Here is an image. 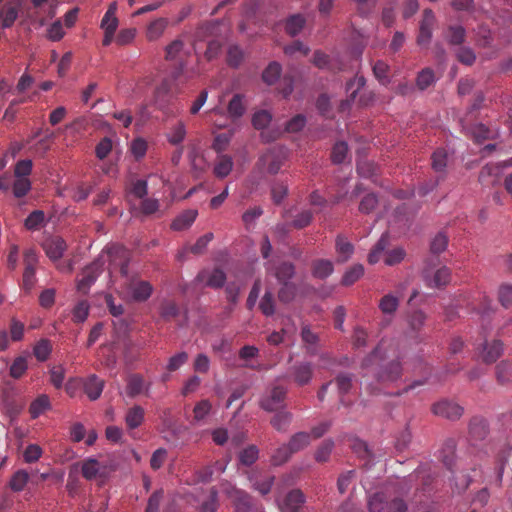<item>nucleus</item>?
Segmentation results:
<instances>
[{"mask_svg":"<svg viewBox=\"0 0 512 512\" xmlns=\"http://www.w3.org/2000/svg\"><path fill=\"white\" fill-rule=\"evenodd\" d=\"M387 355L386 342L381 341L374 350L362 362V368L371 371L380 382H394L402 375V365L400 356L396 359L386 361Z\"/></svg>","mask_w":512,"mask_h":512,"instance_id":"nucleus-1","label":"nucleus"},{"mask_svg":"<svg viewBox=\"0 0 512 512\" xmlns=\"http://www.w3.org/2000/svg\"><path fill=\"white\" fill-rule=\"evenodd\" d=\"M165 60L174 63L172 78L179 80L185 73L187 59L191 56V50L185 46L181 38L171 41L165 47Z\"/></svg>","mask_w":512,"mask_h":512,"instance_id":"nucleus-2","label":"nucleus"},{"mask_svg":"<svg viewBox=\"0 0 512 512\" xmlns=\"http://www.w3.org/2000/svg\"><path fill=\"white\" fill-rule=\"evenodd\" d=\"M288 158V150L284 146L268 149L258 160L260 169L266 168L270 174H277Z\"/></svg>","mask_w":512,"mask_h":512,"instance_id":"nucleus-3","label":"nucleus"},{"mask_svg":"<svg viewBox=\"0 0 512 512\" xmlns=\"http://www.w3.org/2000/svg\"><path fill=\"white\" fill-rule=\"evenodd\" d=\"M222 493L232 502L236 512H252V501L250 495L231 484L230 482L221 483Z\"/></svg>","mask_w":512,"mask_h":512,"instance_id":"nucleus-4","label":"nucleus"},{"mask_svg":"<svg viewBox=\"0 0 512 512\" xmlns=\"http://www.w3.org/2000/svg\"><path fill=\"white\" fill-rule=\"evenodd\" d=\"M314 368L312 363L308 361L296 362L290 366L284 379H291L298 386H304L311 382L313 378Z\"/></svg>","mask_w":512,"mask_h":512,"instance_id":"nucleus-5","label":"nucleus"},{"mask_svg":"<svg viewBox=\"0 0 512 512\" xmlns=\"http://www.w3.org/2000/svg\"><path fill=\"white\" fill-rule=\"evenodd\" d=\"M425 285L429 288H441L451 280V270L447 266H441L436 270L426 267L422 272Z\"/></svg>","mask_w":512,"mask_h":512,"instance_id":"nucleus-6","label":"nucleus"},{"mask_svg":"<svg viewBox=\"0 0 512 512\" xmlns=\"http://www.w3.org/2000/svg\"><path fill=\"white\" fill-rule=\"evenodd\" d=\"M286 393L287 389L284 386H273L262 396L260 400V407L268 412L275 411L282 405Z\"/></svg>","mask_w":512,"mask_h":512,"instance_id":"nucleus-7","label":"nucleus"},{"mask_svg":"<svg viewBox=\"0 0 512 512\" xmlns=\"http://www.w3.org/2000/svg\"><path fill=\"white\" fill-rule=\"evenodd\" d=\"M102 266L103 263L100 260H96L83 269L81 277L77 282L78 291L82 293L88 292L91 285L96 281L102 272Z\"/></svg>","mask_w":512,"mask_h":512,"instance_id":"nucleus-8","label":"nucleus"},{"mask_svg":"<svg viewBox=\"0 0 512 512\" xmlns=\"http://www.w3.org/2000/svg\"><path fill=\"white\" fill-rule=\"evenodd\" d=\"M432 411L439 417L457 420L462 416L464 409L456 402L443 399L433 405Z\"/></svg>","mask_w":512,"mask_h":512,"instance_id":"nucleus-9","label":"nucleus"},{"mask_svg":"<svg viewBox=\"0 0 512 512\" xmlns=\"http://www.w3.org/2000/svg\"><path fill=\"white\" fill-rule=\"evenodd\" d=\"M435 25V15L431 9L423 11V18L420 22L419 34L417 36V44L426 47L432 39V31Z\"/></svg>","mask_w":512,"mask_h":512,"instance_id":"nucleus-10","label":"nucleus"},{"mask_svg":"<svg viewBox=\"0 0 512 512\" xmlns=\"http://www.w3.org/2000/svg\"><path fill=\"white\" fill-rule=\"evenodd\" d=\"M306 502V496L300 489H293L283 499L280 504L281 512H301V508Z\"/></svg>","mask_w":512,"mask_h":512,"instance_id":"nucleus-11","label":"nucleus"},{"mask_svg":"<svg viewBox=\"0 0 512 512\" xmlns=\"http://www.w3.org/2000/svg\"><path fill=\"white\" fill-rule=\"evenodd\" d=\"M104 252L107 254L110 262L119 265L122 274H127L129 253L121 245L113 244L107 246Z\"/></svg>","mask_w":512,"mask_h":512,"instance_id":"nucleus-12","label":"nucleus"},{"mask_svg":"<svg viewBox=\"0 0 512 512\" xmlns=\"http://www.w3.org/2000/svg\"><path fill=\"white\" fill-rule=\"evenodd\" d=\"M43 249L49 259L53 262L62 258L65 250L67 249L66 242L59 236L47 238L43 242Z\"/></svg>","mask_w":512,"mask_h":512,"instance_id":"nucleus-13","label":"nucleus"},{"mask_svg":"<svg viewBox=\"0 0 512 512\" xmlns=\"http://www.w3.org/2000/svg\"><path fill=\"white\" fill-rule=\"evenodd\" d=\"M197 280L208 287L220 288L226 281V275L224 271L219 268H214L212 270L206 269L198 274Z\"/></svg>","mask_w":512,"mask_h":512,"instance_id":"nucleus-14","label":"nucleus"},{"mask_svg":"<svg viewBox=\"0 0 512 512\" xmlns=\"http://www.w3.org/2000/svg\"><path fill=\"white\" fill-rule=\"evenodd\" d=\"M366 80L364 76H355L347 85L346 90L349 94L348 98L341 102L340 111L345 112L349 110L351 104L355 102L358 92L365 86Z\"/></svg>","mask_w":512,"mask_h":512,"instance_id":"nucleus-15","label":"nucleus"},{"mask_svg":"<svg viewBox=\"0 0 512 512\" xmlns=\"http://www.w3.org/2000/svg\"><path fill=\"white\" fill-rule=\"evenodd\" d=\"M234 167L233 158L227 154H218L213 167V174L219 179L226 178Z\"/></svg>","mask_w":512,"mask_h":512,"instance_id":"nucleus-16","label":"nucleus"},{"mask_svg":"<svg viewBox=\"0 0 512 512\" xmlns=\"http://www.w3.org/2000/svg\"><path fill=\"white\" fill-rule=\"evenodd\" d=\"M168 24V19L163 17L156 18L151 21L146 29L147 40L152 42L160 39L168 27Z\"/></svg>","mask_w":512,"mask_h":512,"instance_id":"nucleus-17","label":"nucleus"},{"mask_svg":"<svg viewBox=\"0 0 512 512\" xmlns=\"http://www.w3.org/2000/svg\"><path fill=\"white\" fill-rule=\"evenodd\" d=\"M335 250L338 256V262L344 263L352 257L354 246L345 236L338 235L335 239Z\"/></svg>","mask_w":512,"mask_h":512,"instance_id":"nucleus-18","label":"nucleus"},{"mask_svg":"<svg viewBox=\"0 0 512 512\" xmlns=\"http://www.w3.org/2000/svg\"><path fill=\"white\" fill-rule=\"evenodd\" d=\"M172 96L170 80L165 79L155 90V103L158 108L166 109Z\"/></svg>","mask_w":512,"mask_h":512,"instance_id":"nucleus-19","label":"nucleus"},{"mask_svg":"<svg viewBox=\"0 0 512 512\" xmlns=\"http://www.w3.org/2000/svg\"><path fill=\"white\" fill-rule=\"evenodd\" d=\"M104 389V381L96 375H90L84 382V391L90 400H97Z\"/></svg>","mask_w":512,"mask_h":512,"instance_id":"nucleus-20","label":"nucleus"},{"mask_svg":"<svg viewBox=\"0 0 512 512\" xmlns=\"http://www.w3.org/2000/svg\"><path fill=\"white\" fill-rule=\"evenodd\" d=\"M198 215L197 210L189 209L179 214L171 223V229L175 231H183L189 228Z\"/></svg>","mask_w":512,"mask_h":512,"instance_id":"nucleus-21","label":"nucleus"},{"mask_svg":"<svg viewBox=\"0 0 512 512\" xmlns=\"http://www.w3.org/2000/svg\"><path fill=\"white\" fill-rule=\"evenodd\" d=\"M29 478H30L29 472H27L24 469H19L12 474V476L8 482V487L12 492H15V493L22 492L25 489V487L29 481Z\"/></svg>","mask_w":512,"mask_h":512,"instance_id":"nucleus-22","label":"nucleus"},{"mask_svg":"<svg viewBox=\"0 0 512 512\" xmlns=\"http://www.w3.org/2000/svg\"><path fill=\"white\" fill-rule=\"evenodd\" d=\"M390 244V236L388 232H385L381 235L380 239L377 241L375 246L372 248L370 253L368 254V262L370 264H376L379 262L381 256L387 249Z\"/></svg>","mask_w":512,"mask_h":512,"instance_id":"nucleus-23","label":"nucleus"},{"mask_svg":"<svg viewBox=\"0 0 512 512\" xmlns=\"http://www.w3.org/2000/svg\"><path fill=\"white\" fill-rule=\"evenodd\" d=\"M144 409L139 405L129 408L125 415V423L128 429L138 428L144 421Z\"/></svg>","mask_w":512,"mask_h":512,"instance_id":"nucleus-24","label":"nucleus"},{"mask_svg":"<svg viewBox=\"0 0 512 512\" xmlns=\"http://www.w3.org/2000/svg\"><path fill=\"white\" fill-rule=\"evenodd\" d=\"M502 353L503 343L500 340H494L491 343H485L482 358L486 363H493L502 355Z\"/></svg>","mask_w":512,"mask_h":512,"instance_id":"nucleus-25","label":"nucleus"},{"mask_svg":"<svg viewBox=\"0 0 512 512\" xmlns=\"http://www.w3.org/2000/svg\"><path fill=\"white\" fill-rule=\"evenodd\" d=\"M186 126L182 121L173 125L166 134L168 142L173 146H181L186 137Z\"/></svg>","mask_w":512,"mask_h":512,"instance_id":"nucleus-26","label":"nucleus"},{"mask_svg":"<svg viewBox=\"0 0 512 512\" xmlns=\"http://www.w3.org/2000/svg\"><path fill=\"white\" fill-rule=\"evenodd\" d=\"M399 304V297L392 293H388L379 300L378 307L384 315L393 316L397 311Z\"/></svg>","mask_w":512,"mask_h":512,"instance_id":"nucleus-27","label":"nucleus"},{"mask_svg":"<svg viewBox=\"0 0 512 512\" xmlns=\"http://www.w3.org/2000/svg\"><path fill=\"white\" fill-rule=\"evenodd\" d=\"M228 115L232 119H239L246 111L244 103V96L241 94H235L230 100L227 107Z\"/></svg>","mask_w":512,"mask_h":512,"instance_id":"nucleus-28","label":"nucleus"},{"mask_svg":"<svg viewBox=\"0 0 512 512\" xmlns=\"http://www.w3.org/2000/svg\"><path fill=\"white\" fill-rule=\"evenodd\" d=\"M153 288L147 281H140L131 288V296L135 301L142 302L147 300L152 294Z\"/></svg>","mask_w":512,"mask_h":512,"instance_id":"nucleus-29","label":"nucleus"},{"mask_svg":"<svg viewBox=\"0 0 512 512\" xmlns=\"http://www.w3.org/2000/svg\"><path fill=\"white\" fill-rule=\"evenodd\" d=\"M213 239V233H206L201 236L194 245L184 248L182 252H179L178 259H183L187 252L193 254H202L207 248L209 242Z\"/></svg>","mask_w":512,"mask_h":512,"instance_id":"nucleus-30","label":"nucleus"},{"mask_svg":"<svg viewBox=\"0 0 512 512\" xmlns=\"http://www.w3.org/2000/svg\"><path fill=\"white\" fill-rule=\"evenodd\" d=\"M273 274L280 284L290 283L295 274V267L290 262H282L275 268Z\"/></svg>","mask_w":512,"mask_h":512,"instance_id":"nucleus-31","label":"nucleus"},{"mask_svg":"<svg viewBox=\"0 0 512 512\" xmlns=\"http://www.w3.org/2000/svg\"><path fill=\"white\" fill-rule=\"evenodd\" d=\"M387 497L383 492H376L369 496L367 506L369 512H383L387 510Z\"/></svg>","mask_w":512,"mask_h":512,"instance_id":"nucleus-32","label":"nucleus"},{"mask_svg":"<svg viewBox=\"0 0 512 512\" xmlns=\"http://www.w3.org/2000/svg\"><path fill=\"white\" fill-rule=\"evenodd\" d=\"M294 453L288 443L282 444L276 448L271 454V463L274 466H280L286 463Z\"/></svg>","mask_w":512,"mask_h":512,"instance_id":"nucleus-33","label":"nucleus"},{"mask_svg":"<svg viewBox=\"0 0 512 512\" xmlns=\"http://www.w3.org/2000/svg\"><path fill=\"white\" fill-rule=\"evenodd\" d=\"M311 442L310 433L297 432L289 440L288 445L290 446L293 453H297L306 448Z\"/></svg>","mask_w":512,"mask_h":512,"instance_id":"nucleus-34","label":"nucleus"},{"mask_svg":"<svg viewBox=\"0 0 512 512\" xmlns=\"http://www.w3.org/2000/svg\"><path fill=\"white\" fill-rule=\"evenodd\" d=\"M334 270L333 264L329 260H317L313 263L312 274L319 279H325L332 274Z\"/></svg>","mask_w":512,"mask_h":512,"instance_id":"nucleus-35","label":"nucleus"},{"mask_svg":"<svg viewBox=\"0 0 512 512\" xmlns=\"http://www.w3.org/2000/svg\"><path fill=\"white\" fill-rule=\"evenodd\" d=\"M50 408L49 397L45 394L37 397L30 405L29 412L33 419L38 418L44 411Z\"/></svg>","mask_w":512,"mask_h":512,"instance_id":"nucleus-36","label":"nucleus"},{"mask_svg":"<svg viewBox=\"0 0 512 512\" xmlns=\"http://www.w3.org/2000/svg\"><path fill=\"white\" fill-rule=\"evenodd\" d=\"M469 433L475 439H483L488 433V426L484 419L473 418L469 424Z\"/></svg>","mask_w":512,"mask_h":512,"instance_id":"nucleus-37","label":"nucleus"},{"mask_svg":"<svg viewBox=\"0 0 512 512\" xmlns=\"http://www.w3.org/2000/svg\"><path fill=\"white\" fill-rule=\"evenodd\" d=\"M292 414L288 411H281L271 419V425L279 432H286L292 421Z\"/></svg>","mask_w":512,"mask_h":512,"instance_id":"nucleus-38","label":"nucleus"},{"mask_svg":"<svg viewBox=\"0 0 512 512\" xmlns=\"http://www.w3.org/2000/svg\"><path fill=\"white\" fill-rule=\"evenodd\" d=\"M45 222V213L42 210L31 212L25 219L24 225L28 230H38Z\"/></svg>","mask_w":512,"mask_h":512,"instance_id":"nucleus-39","label":"nucleus"},{"mask_svg":"<svg viewBox=\"0 0 512 512\" xmlns=\"http://www.w3.org/2000/svg\"><path fill=\"white\" fill-rule=\"evenodd\" d=\"M436 81L434 71L430 68L421 70L416 78V85L420 90H425Z\"/></svg>","mask_w":512,"mask_h":512,"instance_id":"nucleus-40","label":"nucleus"},{"mask_svg":"<svg viewBox=\"0 0 512 512\" xmlns=\"http://www.w3.org/2000/svg\"><path fill=\"white\" fill-rule=\"evenodd\" d=\"M305 22V18L301 14L292 15L286 22L287 33L291 36H296L303 29Z\"/></svg>","mask_w":512,"mask_h":512,"instance_id":"nucleus-41","label":"nucleus"},{"mask_svg":"<svg viewBox=\"0 0 512 512\" xmlns=\"http://www.w3.org/2000/svg\"><path fill=\"white\" fill-rule=\"evenodd\" d=\"M427 319L426 314L422 310H415L408 315V326L413 332H418L422 329Z\"/></svg>","mask_w":512,"mask_h":512,"instance_id":"nucleus-42","label":"nucleus"},{"mask_svg":"<svg viewBox=\"0 0 512 512\" xmlns=\"http://www.w3.org/2000/svg\"><path fill=\"white\" fill-rule=\"evenodd\" d=\"M90 304L87 300L79 301L72 310L73 321L83 323L89 316Z\"/></svg>","mask_w":512,"mask_h":512,"instance_id":"nucleus-43","label":"nucleus"},{"mask_svg":"<svg viewBox=\"0 0 512 512\" xmlns=\"http://www.w3.org/2000/svg\"><path fill=\"white\" fill-rule=\"evenodd\" d=\"M364 274V267L361 264H356L348 269L342 278L344 286H350L359 280Z\"/></svg>","mask_w":512,"mask_h":512,"instance_id":"nucleus-44","label":"nucleus"},{"mask_svg":"<svg viewBox=\"0 0 512 512\" xmlns=\"http://www.w3.org/2000/svg\"><path fill=\"white\" fill-rule=\"evenodd\" d=\"M440 457L443 464L451 470L455 462V444L453 441H448L443 449L440 451Z\"/></svg>","mask_w":512,"mask_h":512,"instance_id":"nucleus-45","label":"nucleus"},{"mask_svg":"<svg viewBox=\"0 0 512 512\" xmlns=\"http://www.w3.org/2000/svg\"><path fill=\"white\" fill-rule=\"evenodd\" d=\"M148 144L142 137H137L132 140L129 150L136 160L142 159L147 152Z\"/></svg>","mask_w":512,"mask_h":512,"instance_id":"nucleus-46","label":"nucleus"},{"mask_svg":"<svg viewBox=\"0 0 512 512\" xmlns=\"http://www.w3.org/2000/svg\"><path fill=\"white\" fill-rule=\"evenodd\" d=\"M448 154L443 148H439L432 154V168L436 172H443L447 166Z\"/></svg>","mask_w":512,"mask_h":512,"instance_id":"nucleus-47","label":"nucleus"},{"mask_svg":"<svg viewBox=\"0 0 512 512\" xmlns=\"http://www.w3.org/2000/svg\"><path fill=\"white\" fill-rule=\"evenodd\" d=\"M12 190L16 198H22L31 190V181L26 177L16 178Z\"/></svg>","mask_w":512,"mask_h":512,"instance_id":"nucleus-48","label":"nucleus"},{"mask_svg":"<svg viewBox=\"0 0 512 512\" xmlns=\"http://www.w3.org/2000/svg\"><path fill=\"white\" fill-rule=\"evenodd\" d=\"M512 167V157L499 162L498 164H487L485 165L479 175V179L483 180L486 176L497 174L501 169Z\"/></svg>","mask_w":512,"mask_h":512,"instance_id":"nucleus-49","label":"nucleus"},{"mask_svg":"<svg viewBox=\"0 0 512 512\" xmlns=\"http://www.w3.org/2000/svg\"><path fill=\"white\" fill-rule=\"evenodd\" d=\"M259 450L255 445H250L239 454V461L242 465L250 466L258 459Z\"/></svg>","mask_w":512,"mask_h":512,"instance_id":"nucleus-50","label":"nucleus"},{"mask_svg":"<svg viewBox=\"0 0 512 512\" xmlns=\"http://www.w3.org/2000/svg\"><path fill=\"white\" fill-rule=\"evenodd\" d=\"M100 464L96 459L90 458L82 464V474L87 480L95 479L100 471Z\"/></svg>","mask_w":512,"mask_h":512,"instance_id":"nucleus-51","label":"nucleus"},{"mask_svg":"<svg viewBox=\"0 0 512 512\" xmlns=\"http://www.w3.org/2000/svg\"><path fill=\"white\" fill-rule=\"evenodd\" d=\"M281 74V66L277 62H272L262 74L263 81L269 85L275 83Z\"/></svg>","mask_w":512,"mask_h":512,"instance_id":"nucleus-52","label":"nucleus"},{"mask_svg":"<svg viewBox=\"0 0 512 512\" xmlns=\"http://www.w3.org/2000/svg\"><path fill=\"white\" fill-rule=\"evenodd\" d=\"M52 347L50 341L42 339L34 346L33 353L37 360L43 362L48 359L51 353Z\"/></svg>","mask_w":512,"mask_h":512,"instance_id":"nucleus-53","label":"nucleus"},{"mask_svg":"<svg viewBox=\"0 0 512 512\" xmlns=\"http://www.w3.org/2000/svg\"><path fill=\"white\" fill-rule=\"evenodd\" d=\"M353 374L340 373L335 378V383L340 395L348 393L352 387Z\"/></svg>","mask_w":512,"mask_h":512,"instance_id":"nucleus-54","label":"nucleus"},{"mask_svg":"<svg viewBox=\"0 0 512 512\" xmlns=\"http://www.w3.org/2000/svg\"><path fill=\"white\" fill-rule=\"evenodd\" d=\"M272 120V115L266 110H260L253 114L252 124L255 129L261 130L266 128Z\"/></svg>","mask_w":512,"mask_h":512,"instance_id":"nucleus-55","label":"nucleus"},{"mask_svg":"<svg viewBox=\"0 0 512 512\" xmlns=\"http://www.w3.org/2000/svg\"><path fill=\"white\" fill-rule=\"evenodd\" d=\"M448 246V236L443 232L437 233L430 243V250L433 254H440Z\"/></svg>","mask_w":512,"mask_h":512,"instance_id":"nucleus-56","label":"nucleus"},{"mask_svg":"<svg viewBox=\"0 0 512 512\" xmlns=\"http://www.w3.org/2000/svg\"><path fill=\"white\" fill-rule=\"evenodd\" d=\"M144 380L139 375H133L129 378L127 384V393L129 396L134 397L141 394L144 391Z\"/></svg>","mask_w":512,"mask_h":512,"instance_id":"nucleus-57","label":"nucleus"},{"mask_svg":"<svg viewBox=\"0 0 512 512\" xmlns=\"http://www.w3.org/2000/svg\"><path fill=\"white\" fill-rule=\"evenodd\" d=\"M18 16V11L15 6L5 7L0 14V21L3 28H9L15 22Z\"/></svg>","mask_w":512,"mask_h":512,"instance_id":"nucleus-58","label":"nucleus"},{"mask_svg":"<svg viewBox=\"0 0 512 512\" xmlns=\"http://www.w3.org/2000/svg\"><path fill=\"white\" fill-rule=\"evenodd\" d=\"M348 153V145L346 142H337L332 149L331 159L335 164H341L344 162Z\"/></svg>","mask_w":512,"mask_h":512,"instance_id":"nucleus-59","label":"nucleus"},{"mask_svg":"<svg viewBox=\"0 0 512 512\" xmlns=\"http://www.w3.org/2000/svg\"><path fill=\"white\" fill-rule=\"evenodd\" d=\"M27 368V357L19 356L13 361L10 367V375L13 378L18 379L26 372Z\"/></svg>","mask_w":512,"mask_h":512,"instance_id":"nucleus-60","label":"nucleus"},{"mask_svg":"<svg viewBox=\"0 0 512 512\" xmlns=\"http://www.w3.org/2000/svg\"><path fill=\"white\" fill-rule=\"evenodd\" d=\"M218 508V491L212 487L208 499L201 503L200 512H216Z\"/></svg>","mask_w":512,"mask_h":512,"instance_id":"nucleus-61","label":"nucleus"},{"mask_svg":"<svg viewBox=\"0 0 512 512\" xmlns=\"http://www.w3.org/2000/svg\"><path fill=\"white\" fill-rule=\"evenodd\" d=\"M334 442L331 439L325 440L315 452L317 462H326L333 450Z\"/></svg>","mask_w":512,"mask_h":512,"instance_id":"nucleus-62","label":"nucleus"},{"mask_svg":"<svg viewBox=\"0 0 512 512\" xmlns=\"http://www.w3.org/2000/svg\"><path fill=\"white\" fill-rule=\"evenodd\" d=\"M42 453V448L39 445L29 444L23 452V459L26 463L31 464L38 461Z\"/></svg>","mask_w":512,"mask_h":512,"instance_id":"nucleus-63","label":"nucleus"},{"mask_svg":"<svg viewBox=\"0 0 512 512\" xmlns=\"http://www.w3.org/2000/svg\"><path fill=\"white\" fill-rule=\"evenodd\" d=\"M313 219V213L309 209L300 211L292 221V226L297 229L307 227Z\"/></svg>","mask_w":512,"mask_h":512,"instance_id":"nucleus-64","label":"nucleus"}]
</instances>
